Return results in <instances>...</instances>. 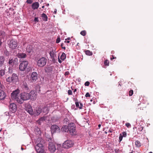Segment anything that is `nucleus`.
Segmentation results:
<instances>
[{
	"label": "nucleus",
	"instance_id": "nucleus-1",
	"mask_svg": "<svg viewBox=\"0 0 153 153\" xmlns=\"http://www.w3.org/2000/svg\"><path fill=\"white\" fill-rule=\"evenodd\" d=\"M43 140L41 137H39L36 141V146L35 149L38 153H45L44 149L43 148Z\"/></svg>",
	"mask_w": 153,
	"mask_h": 153
},
{
	"label": "nucleus",
	"instance_id": "nucleus-2",
	"mask_svg": "<svg viewBox=\"0 0 153 153\" xmlns=\"http://www.w3.org/2000/svg\"><path fill=\"white\" fill-rule=\"evenodd\" d=\"M8 45L10 49L12 50L17 47L18 42L16 40L12 39L10 41H8Z\"/></svg>",
	"mask_w": 153,
	"mask_h": 153
},
{
	"label": "nucleus",
	"instance_id": "nucleus-3",
	"mask_svg": "<svg viewBox=\"0 0 153 153\" xmlns=\"http://www.w3.org/2000/svg\"><path fill=\"white\" fill-rule=\"evenodd\" d=\"M47 61V59L45 57H42L38 60L37 65L39 67H42L46 64Z\"/></svg>",
	"mask_w": 153,
	"mask_h": 153
},
{
	"label": "nucleus",
	"instance_id": "nucleus-4",
	"mask_svg": "<svg viewBox=\"0 0 153 153\" xmlns=\"http://www.w3.org/2000/svg\"><path fill=\"white\" fill-rule=\"evenodd\" d=\"M28 62L27 61H22L19 66V70L21 71H25L27 68Z\"/></svg>",
	"mask_w": 153,
	"mask_h": 153
},
{
	"label": "nucleus",
	"instance_id": "nucleus-5",
	"mask_svg": "<svg viewBox=\"0 0 153 153\" xmlns=\"http://www.w3.org/2000/svg\"><path fill=\"white\" fill-rule=\"evenodd\" d=\"M74 144L72 141L71 140H67L63 143V146L64 148L68 149L72 147Z\"/></svg>",
	"mask_w": 153,
	"mask_h": 153
},
{
	"label": "nucleus",
	"instance_id": "nucleus-6",
	"mask_svg": "<svg viewBox=\"0 0 153 153\" xmlns=\"http://www.w3.org/2000/svg\"><path fill=\"white\" fill-rule=\"evenodd\" d=\"M22 100H21V101H20L19 102L21 103H23L24 101L27 100L29 99V95L28 93L24 92L21 93L20 94Z\"/></svg>",
	"mask_w": 153,
	"mask_h": 153
},
{
	"label": "nucleus",
	"instance_id": "nucleus-7",
	"mask_svg": "<svg viewBox=\"0 0 153 153\" xmlns=\"http://www.w3.org/2000/svg\"><path fill=\"white\" fill-rule=\"evenodd\" d=\"M51 131L52 133H59L60 132V129L57 125H54L51 126Z\"/></svg>",
	"mask_w": 153,
	"mask_h": 153
},
{
	"label": "nucleus",
	"instance_id": "nucleus-8",
	"mask_svg": "<svg viewBox=\"0 0 153 153\" xmlns=\"http://www.w3.org/2000/svg\"><path fill=\"white\" fill-rule=\"evenodd\" d=\"M48 149L51 152H53L56 150L55 145L52 142H50L48 144Z\"/></svg>",
	"mask_w": 153,
	"mask_h": 153
},
{
	"label": "nucleus",
	"instance_id": "nucleus-9",
	"mask_svg": "<svg viewBox=\"0 0 153 153\" xmlns=\"http://www.w3.org/2000/svg\"><path fill=\"white\" fill-rule=\"evenodd\" d=\"M14 55H16L19 58H24L27 56L26 54L24 53H17L16 51H14L13 53Z\"/></svg>",
	"mask_w": 153,
	"mask_h": 153
},
{
	"label": "nucleus",
	"instance_id": "nucleus-10",
	"mask_svg": "<svg viewBox=\"0 0 153 153\" xmlns=\"http://www.w3.org/2000/svg\"><path fill=\"white\" fill-rule=\"evenodd\" d=\"M9 109L12 113H14L16 110V106L14 103H11L9 106Z\"/></svg>",
	"mask_w": 153,
	"mask_h": 153
},
{
	"label": "nucleus",
	"instance_id": "nucleus-11",
	"mask_svg": "<svg viewBox=\"0 0 153 153\" xmlns=\"http://www.w3.org/2000/svg\"><path fill=\"white\" fill-rule=\"evenodd\" d=\"M36 94L34 91H31L29 94V99L30 98L32 100H35L36 98Z\"/></svg>",
	"mask_w": 153,
	"mask_h": 153
},
{
	"label": "nucleus",
	"instance_id": "nucleus-12",
	"mask_svg": "<svg viewBox=\"0 0 153 153\" xmlns=\"http://www.w3.org/2000/svg\"><path fill=\"white\" fill-rule=\"evenodd\" d=\"M19 93V90L18 89L13 91L11 94V97L13 99H15Z\"/></svg>",
	"mask_w": 153,
	"mask_h": 153
},
{
	"label": "nucleus",
	"instance_id": "nucleus-13",
	"mask_svg": "<svg viewBox=\"0 0 153 153\" xmlns=\"http://www.w3.org/2000/svg\"><path fill=\"white\" fill-rule=\"evenodd\" d=\"M74 124L73 123H70L69 124L68 131L70 133H73L75 130V127L74 126Z\"/></svg>",
	"mask_w": 153,
	"mask_h": 153
},
{
	"label": "nucleus",
	"instance_id": "nucleus-14",
	"mask_svg": "<svg viewBox=\"0 0 153 153\" xmlns=\"http://www.w3.org/2000/svg\"><path fill=\"white\" fill-rule=\"evenodd\" d=\"M37 74L36 72H33L31 75V78L32 81H35L38 79Z\"/></svg>",
	"mask_w": 153,
	"mask_h": 153
},
{
	"label": "nucleus",
	"instance_id": "nucleus-15",
	"mask_svg": "<svg viewBox=\"0 0 153 153\" xmlns=\"http://www.w3.org/2000/svg\"><path fill=\"white\" fill-rule=\"evenodd\" d=\"M11 77L13 82H16L18 81V76L16 74H13Z\"/></svg>",
	"mask_w": 153,
	"mask_h": 153
},
{
	"label": "nucleus",
	"instance_id": "nucleus-16",
	"mask_svg": "<svg viewBox=\"0 0 153 153\" xmlns=\"http://www.w3.org/2000/svg\"><path fill=\"white\" fill-rule=\"evenodd\" d=\"M6 97V94L1 89H0V99L3 100Z\"/></svg>",
	"mask_w": 153,
	"mask_h": 153
},
{
	"label": "nucleus",
	"instance_id": "nucleus-17",
	"mask_svg": "<svg viewBox=\"0 0 153 153\" xmlns=\"http://www.w3.org/2000/svg\"><path fill=\"white\" fill-rule=\"evenodd\" d=\"M25 110L26 111L30 114H33V110L32 109L31 106L30 105H28L27 107L26 108Z\"/></svg>",
	"mask_w": 153,
	"mask_h": 153
},
{
	"label": "nucleus",
	"instance_id": "nucleus-18",
	"mask_svg": "<svg viewBox=\"0 0 153 153\" xmlns=\"http://www.w3.org/2000/svg\"><path fill=\"white\" fill-rule=\"evenodd\" d=\"M31 6L33 10L37 9L39 7V4L37 2H35L32 4Z\"/></svg>",
	"mask_w": 153,
	"mask_h": 153
},
{
	"label": "nucleus",
	"instance_id": "nucleus-19",
	"mask_svg": "<svg viewBox=\"0 0 153 153\" xmlns=\"http://www.w3.org/2000/svg\"><path fill=\"white\" fill-rule=\"evenodd\" d=\"M49 54L51 57V58L52 59V60L53 62H54L55 61V58L56 57V55L55 54L54 52L53 51H51L49 52Z\"/></svg>",
	"mask_w": 153,
	"mask_h": 153
},
{
	"label": "nucleus",
	"instance_id": "nucleus-20",
	"mask_svg": "<svg viewBox=\"0 0 153 153\" xmlns=\"http://www.w3.org/2000/svg\"><path fill=\"white\" fill-rule=\"evenodd\" d=\"M5 59L4 56H0V67H2L4 65Z\"/></svg>",
	"mask_w": 153,
	"mask_h": 153
},
{
	"label": "nucleus",
	"instance_id": "nucleus-21",
	"mask_svg": "<svg viewBox=\"0 0 153 153\" xmlns=\"http://www.w3.org/2000/svg\"><path fill=\"white\" fill-rule=\"evenodd\" d=\"M42 111V108L39 107H37L35 111V114L37 115H39Z\"/></svg>",
	"mask_w": 153,
	"mask_h": 153
},
{
	"label": "nucleus",
	"instance_id": "nucleus-22",
	"mask_svg": "<svg viewBox=\"0 0 153 153\" xmlns=\"http://www.w3.org/2000/svg\"><path fill=\"white\" fill-rule=\"evenodd\" d=\"M46 117H44L40 118L37 121L38 123L40 124L42 122H43L46 119Z\"/></svg>",
	"mask_w": 153,
	"mask_h": 153
},
{
	"label": "nucleus",
	"instance_id": "nucleus-23",
	"mask_svg": "<svg viewBox=\"0 0 153 153\" xmlns=\"http://www.w3.org/2000/svg\"><path fill=\"white\" fill-rule=\"evenodd\" d=\"M69 125L68 126H64L61 129L62 131H63L65 132H67L68 131Z\"/></svg>",
	"mask_w": 153,
	"mask_h": 153
},
{
	"label": "nucleus",
	"instance_id": "nucleus-24",
	"mask_svg": "<svg viewBox=\"0 0 153 153\" xmlns=\"http://www.w3.org/2000/svg\"><path fill=\"white\" fill-rule=\"evenodd\" d=\"M15 100L18 103H19L20 104H22L23 103L20 102H19L20 101H21V100H22V98L21 97V95L20 96H18L16 97V98L15 99Z\"/></svg>",
	"mask_w": 153,
	"mask_h": 153
},
{
	"label": "nucleus",
	"instance_id": "nucleus-25",
	"mask_svg": "<svg viewBox=\"0 0 153 153\" xmlns=\"http://www.w3.org/2000/svg\"><path fill=\"white\" fill-rule=\"evenodd\" d=\"M32 49V47L30 45L27 46L26 48V50L28 52H30Z\"/></svg>",
	"mask_w": 153,
	"mask_h": 153
},
{
	"label": "nucleus",
	"instance_id": "nucleus-26",
	"mask_svg": "<svg viewBox=\"0 0 153 153\" xmlns=\"http://www.w3.org/2000/svg\"><path fill=\"white\" fill-rule=\"evenodd\" d=\"M8 64L11 66H13L14 64L13 59H12L10 58L9 60Z\"/></svg>",
	"mask_w": 153,
	"mask_h": 153
},
{
	"label": "nucleus",
	"instance_id": "nucleus-27",
	"mask_svg": "<svg viewBox=\"0 0 153 153\" xmlns=\"http://www.w3.org/2000/svg\"><path fill=\"white\" fill-rule=\"evenodd\" d=\"M42 17L43 18V19L45 21H47L48 17L45 13H43L42 14Z\"/></svg>",
	"mask_w": 153,
	"mask_h": 153
},
{
	"label": "nucleus",
	"instance_id": "nucleus-28",
	"mask_svg": "<svg viewBox=\"0 0 153 153\" xmlns=\"http://www.w3.org/2000/svg\"><path fill=\"white\" fill-rule=\"evenodd\" d=\"M66 57V56L65 53H63L61 55L60 58L62 60L64 61Z\"/></svg>",
	"mask_w": 153,
	"mask_h": 153
},
{
	"label": "nucleus",
	"instance_id": "nucleus-29",
	"mask_svg": "<svg viewBox=\"0 0 153 153\" xmlns=\"http://www.w3.org/2000/svg\"><path fill=\"white\" fill-rule=\"evenodd\" d=\"M85 53L86 55L89 56H91L92 54V53L90 51L88 50L85 51Z\"/></svg>",
	"mask_w": 153,
	"mask_h": 153
},
{
	"label": "nucleus",
	"instance_id": "nucleus-30",
	"mask_svg": "<svg viewBox=\"0 0 153 153\" xmlns=\"http://www.w3.org/2000/svg\"><path fill=\"white\" fill-rule=\"evenodd\" d=\"M135 145L137 147H140L141 146L140 143L138 140L136 141Z\"/></svg>",
	"mask_w": 153,
	"mask_h": 153
},
{
	"label": "nucleus",
	"instance_id": "nucleus-31",
	"mask_svg": "<svg viewBox=\"0 0 153 153\" xmlns=\"http://www.w3.org/2000/svg\"><path fill=\"white\" fill-rule=\"evenodd\" d=\"M5 71L4 70H0V77L3 76L4 74Z\"/></svg>",
	"mask_w": 153,
	"mask_h": 153
},
{
	"label": "nucleus",
	"instance_id": "nucleus-32",
	"mask_svg": "<svg viewBox=\"0 0 153 153\" xmlns=\"http://www.w3.org/2000/svg\"><path fill=\"white\" fill-rule=\"evenodd\" d=\"M139 131L140 132H143V128L142 127L141 125L139 126L138 128Z\"/></svg>",
	"mask_w": 153,
	"mask_h": 153
},
{
	"label": "nucleus",
	"instance_id": "nucleus-33",
	"mask_svg": "<svg viewBox=\"0 0 153 153\" xmlns=\"http://www.w3.org/2000/svg\"><path fill=\"white\" fill-rule=\"evenodd\" d=\"M104 64L107 66H108L109 64V62L108 60H106L104 61Z\"/></svg>",
	"mask_w": 153,
	"mask_h": 153
},
{
	"label": "nucleus",
	"instance_id": "nucleus-34",
	"mask_svg": "<svg viewBox=\"0 0 153 153\" xmlns=\"http://www.w3.org/2000/svg\"><path fill=\"white\" fill-rule=\"evenodd\" d=\"M4 86L3 85V82L2 81L0 80V89H3L4 88Z\"/></svg>",
	"mask_w": 153,
	"mask_h": 153
},
{
	"label": "nucleus",
	"instance_id": "nucleus-35",
	"mask_svg": "<svg viewBox=\"0 0 153 153\" xmlns=\"http://www.w3.org/2000/svg\"><path fill=\"white\" fill-rule=\"evenodd\" d=\"M86 31L84 30L81 31L80 33L83 36H85L86 35Z\"/></svg>",
	"mask_w": 153,
	"mask_h": 153
},
{
	"label": "nucleus",
	"instance_id": "nucleus-36",
	"mask_svg": "<svg viewBox=\"0 0 153 153\" xmlns=\"http://www.w3.org/2000/svg\"><path fill=\"white\" fill-rule=\"evenodd\" d=\"M7 81L9 82H13L11 77H9L6 79Z\"/></svg>",
	"mask_w": 153,
	"mask_h": 153
},
{
	"label": "nucleus",
	"instance_id": "nucleus-37",
	"mask_svg": "<svg viewBox=\"0 0 153 153\" xmlns=\"http://www.w3.org/2000/svg\"><path fill=\"white\" fill-rule=\"evenodd\" d=\"M48 108L47 107H44V108H43V111L44 112L46 113L48 111Z\"/></svg>",
	"mask_w": 153,
	"mask_h": 153
},
{
	"label": "nucleus",
	"instance_id": "nucleus-38",
	"mask_svg": "<svg viewBox=\"0 0 153 153\" xmlns=\"http://www.w3.org/2000/svg\"><path fill=\"white\" fill-rule=\"evenodd\" d=\"M133 94V90H130L129 91V96H131Z\"/></svg>",
	"mask_w": 153,
	"mask_h": 153
},
{
	"label": "nucleus",
	"instance_id": "nucleus-39",
	"mask_svg": "<svg viewBox=\"0 0 153 153\" xmlns=\"http://www.w3.org/2000/svg\"><path fill=\"white\" fill-rule=\"evenodd\" d=\"M33 2V0H27L26 1V2L29 4H31Z\"/></svg>",
	"mask_w": 153,
	"mask_h": 153
},
{
	"label": "nucleus",
	"instance_id": "nucleus-40",
	"mask_svg": "<svg viewBox=\"0 0 153 153\" xmlns=\"http://www.w3.org/2000/svg\"><path fill=\"white\" fill-rule=\"evenodd\" d=\"M123 137L122 136V134H120L119 137V139L120 142L122 140Z\"/></svg>",
	"mask_w": 153,
	"mask_h": 153
},
{
	"label": "nucleus",
	"instance_id": "nucleus-41",
	"mask_svg": "<svg viewBox=\"0 0 153 153\" xmlns=\"http://www.w3.org/2000/svg\"><path fill=\"white\" fill-rule=\"evenodd\" d=\"M122 136H123V137H126L127 135V134H126V132L124 131L122 133Z\"/></svg>",
	"mask_w": 153,
	"mask_h": 153
},
{
	"label": "nucleus",
	"instance_id": "nucleus-42",
	"mask_svg": "<svg viewBox=\"0 0 153 153\" xmlns=\"http://www.w3.org/2000/svg\"><path fill=\"white\" fill-rule=\"evenodd\" d=\"M126 126L128 128H130L131 127V124L129 123H126Z\"/></svg>",
	"mask_w": 153,
	"mask_h": 153
},
{
	"label": "nucleus",
	"instance_id": "nucleus-43",
	"mask_svg": "<svg viewBox=\"0 0 153 153\" xmlns=\"http://www.w3.org/2000/svg\"><path fill=\"white\" fill-rule=\"evenodd\" d=\"M90 85V82L88 81L86 82L85 83V86H88Z\"/></svg>",
	"mask_w": 153,
	"mask_h": 153
},
{
	"label": "nucleus",
	"instance_id": "nucleus-44",
	"mask_svg": "<svg viewBox=\"0 0 153 153\" xmlns=\"http://www.w3.org/2000/svg\"><path fill=\"white\" fill-rule=\"evenodd\" d=\"M68 94L69 95H72V92L71 90H69L68 91Z\"/></svg>",
	"mask_w": 153,
	"mask_h": 153
},
{
	"label": "nucleus",
	"instance_id": "nucleus-45",
	"mask_svg": "<svg viewBox=\"0 0 153 153\" xmlns=\"http://www.w3.org/2000/svg\"><path fill=\"white\" fill-rule=\"evenodd\" d=\"M60 39L59 38H58L56 40V43H59L60 42Z\"/></svg>",
	"mask_w": 153,
	"mask_h": 153
},
{
	"label": "nucleus",
	"instance_id": "nucleus-46",
	"mask_svg": "<svg viewBox=\"0 0 153 153\" xmlns=\"http://www.w3.org/2000/svg\"><path fill=\"white\" fill-rule=\"evenodd\" d=\"M34 21L36 22H39L38 18V17H35Z\"/></svg>",
	"mask_w": 153,
	"mask_h": 153
},
{
	"label": "nucleus",
	"instance_id": "nucleus-47",
	"mask_svg": "<svg viewBox=\"0 0 153 153\" xmlns=\"http://www.w3.org/2000/svg\"><path fill=\"white\" fill-rule=\"evenodd\" d=\"M90 95L89 94V93L88 92L85 95V97H90Z\"/></svg>",
	"mask_w": 153,
	"mask_h": 153
},
{
	"label": "nucleus",
	"instance_id": "nucleus-48",
	"mask_svg": "<svg viewBox=\"0 0 153 153\" xmlns=\"http://www.w3.org/2000/svg\"><path fill=\"white\" fill-rule=\"evenodd\" d=\"M75 104L76 107H79V103L78 102H76Z\"/></svg>",
	"mask_w": 153,
	"mask_h": 153
},
{
	"label": "nucleus",
	"instance_id": "nucleus-49",
	"mask_svg": "<svg viewBox=\"0 0 153 153\" xmlns=\"http://www.w3.org/2000/svg\"><path fill=\"white\" fill-rule=\"evenodd\" d=\"M63 45H64V44L63 43H62L61 45V46L62 48H63L65 50V47H63Z\"/></svg>",
	"mask_w": 153,
	"mask_h": 153
},
{
	"label": "nucleus",
	"instance_id": "nucleus-50",
	"mask_svg": "<svg viewBox=\"0 0 153 153\" xmlns=\"http://www.w3.org/2000/svg\"><path fill=\"white\" fill-rule=\"evenodd\" d=\"M80 107H79V108L80 109H82V108L83 105L81 103H80Z\"/></svg>",
	"mask_w": 153,
	"mask_h": 153
},
{
	"label": "nucleus",
	"instance_id": "nucleus-51",
	"mask_svg": "<svg viewBox=\"0 0 153 153\" xmlns=\"http://www.w3.org/2000/svg\"><path fill=\"white\" fill-rule=\"evenodd\" d=\"M112 57L111 58V60L113 59H116L117 58L116 57H114L113 55H112Z\"/></svg>",
	"mask_w": 153,
	"mask_h": 153
},
{
	"label": "nucleus",
	"instance_id": "nucleus-52",
	"mask_svg": "<svg viewBox=\"0 0 153 153\" xmlns=\"http://www.w3.org/2000/svg\"><path fill=\"white\" fill-rule=\"evenodd\" d=\"M113 130L112 129L110 128L108 131V132L111 133L113 131Z\"/></svg>",
	"mask_w": 153,
	"mask_h": 153
},
{
	"label": "nucleus",
	"instance_id": "nucleus-53",
	"mask_svg": "<svg viewBox=\"0 0 153 153\" xmlns=\"http://www.w3.org/2000/svg\"><path fill=\"white\" fill-rule=\"evenodd\" d=\"M4 35V38H6V34L4 32H3L2 33H1V35Z\"/></svg>",
	"mask_w": 153,
	"mask_h": 153
},
{
	"label": "nucleus",
	"instance_id": "nucleus-54",
	"mask_svg": "<svg viewBox=\"0 0 153 153\" xmlns=\"http://www.w3.org/2000/svg\"><path fill=\"white\" fill-rule=\"evenodd\" d=\"M58 62H59L60 63H61L62 62L61 60L59 59V57L58 58Z\"/></svg>",
	"mask_w": 153,
	"mask_h": 153
},
{
	"label": "nucleus",
	"instance_id": "nucleus-55",
	"mask_svg": "<svg viewBox=\"0 0 153 153\" xmlns=\"http://www.w3.org/2000/svg\"><path fill=\"white\" fill-rule=\"evenodd\" d=\"M12 70L11 69H10V68H9V72L10 73H12Z\"/></svg>",
	"mask_w": 153,
	"mask_h": 153
},
{
	"label": "nucleus",
	"instance_id": "nucleus-56",
	"mask_svg": "<svg viewBox=\"0 0 153 153\" xmlns=\"http://www.w3.org/2000/svg\"><path fill=\"white\" fill-rule=\"evenodd\" d=\"M65 43H69L70 42V41H69V40H67L66 41L65 40Z\"/></svg>",
	"mask_w": 153,
	"mask_h": 153
},
{
	"label": "nucleus",
	"instance_id": "nucleus-57",
	"mask_svg": "<svg viewBox=\"0 0 153 153\" xmlns=\"http://www.w3.org/2000/svg\"><path fill=\"white\" fill-rule=\"evenodd\" d=\"M57 10L56 9H55L53 13L54 14H56V13Z\"/></svg>",
	"mask_w": 153,
	"mask_h": 153
},
{
	"label": "nucleus",
	"instance_id": "nucleus-58",
	"mask_svg": "<svg viewBox=\"0 0 153 153\" xmlns=\"http://www.w3.org/2000/svg\"><path fill=\"white\" fill-rule=\"evenodd\" d=\"M69 74V73L68 72V71L66 72L65 73V75H68Z\"/></svg>",
	"mask_w": 153,
	"mask_h": 153
},
{
	"label": "nucleus",
	"instance_id": "nucleus-59",
	"mask_svg": "<svg viewBox=\"0 0 153 153\" xmlns=\"http://www.w3.org/2000/svg\"><path fill=\"white\" fill-rule=\"evenodd\" d=\"M70 37H68L67 38V39H65V40L66 41L68 40L69 41V40H70Z\"/></svg>",
	"mask_w": 153,
	"mask_h": 153
},
{
	"label": "nucleus",
	"instance_id": "nucleus-60",
	"mask_svg": "<svg viewBox=\"0 0 153 153\" xmlns=\"http://www.w3.org/2000/svg\"><path fill=\"white\" fill-rule=\"evenodd\" d=\"M114 150L116 152H118L119 151V149H115Z\"/></svg>",
	"mask_w": 153,
	"mask_h": 153
},
{
	"label": "nucleus",
	"instance_id": "nucleus-61",
	"mask_svg": "<svg viewBox=\"0 0 153 153\" xmlns=\"http://www.w3.org/2000/svg\"><path fill=\"white\" fill-rule=\"evenodd\" d=\"M101 126V125L100 124H99L98 125V126L99 128H100V127Z\"/></svg>",
	"mask_w": 153,
	"mask_h": 153
},
{
	"label": "nucleus",
	"instance_id": "nucleus-62",
	"mask_svg": "<svg viewBox=\"0 0 153 153\" xmlns=\"http://www.w3.org/2000/svg\"><path fill=\"white\" fill-rule=\"evenodd\" d=\"M76 91V89H75L74 91V92H75Z\"/></svg>",
	"mask_w": 153,
	"mask_h": 153
},
{
	"label": "nucleus",
	"instance_id": "nucleus-63",
	"mask_svg": "<svg viewBox=\"0 0 153 153\" xmlns=\"http://www.w3.org/2000/svg\"><path fill=\"white\" fill-rule=\"evenodd\" d=\"M49 5V4H46V6H48Z\"/></svg>",
	"mask_w": 153,
	"mask_h": 153
},
{
	"label": "nucleus",
	"instance_id": "nucleus-64",
	"mask_svg": "<svg viewBox=\"0 0 153 153\" xmlns=\"http://www.w3.org/2000/svg\"><path fill=\"white\" fill-rule=\"evenodd\" d=\"M45 7L44 6H43L42 7V8H44Z\"/></svg>",
	"mask_w": 153,
	"mask_h": 153
}]
</instances>
